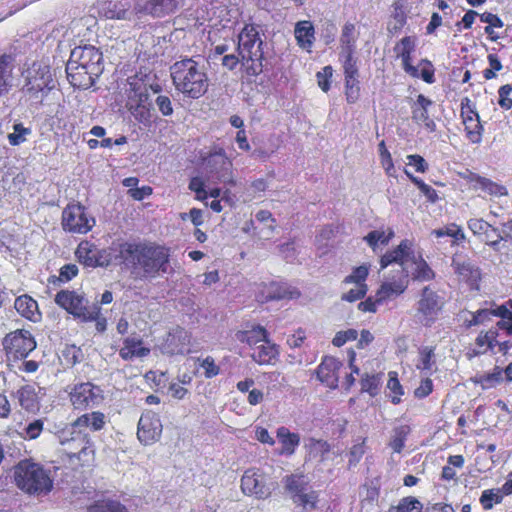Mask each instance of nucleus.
Returning a JSON list of instances; mask_svg holds the SVG:
<instances>
[{
    "mask_svg": "<svg viewBox=\"0 0 512 512\" xmlns=\"http://www.w3.org/2000/svg\"><path fill=\"white\" fill-rule=\"evenodd\" d=\"M124 268L139 279H153L168 272L171 250L155 242L128 241Z\"/></svg>",
    "mask_w": 512,
    "mask_h": 512,
    "instance_id": "nucleus-1",
    "label": "nucleus"
},
{
    "mask_svg": "<svg viewBox=\"0 0 512 512\" xmlns=\"http://www.w3.org/2000/svg\"><path fill=\"white\" fill-rule=\"evenodd\" d=\"M171 78L175 89L188 98L198 99L208 90V76L193 58L175 62L171 66Z\"/></svg>",
    "mask_w": 512,
    "mask_h": 512,
    "instance_id": "nucleus-2",
    "label": "nucleus"
},
{
    "mask_svg": "<svg viewBox=\"0 0 512 512\" xmlns=\"http://www.w3.org/2000/svg\"><path fill=\"white\" fill-rule=\"evenodd\" d=\"M263 41L254 24H245L238 35L237 51L241 57L243 72L247 77H256L263 72Z\"/></svg>",
    "mask_w": 512,
    "mask_h": 512,
    "instance_id": "nucleus-3",
    "label": "nucleus"
},
{
    "mask_svg": "<svg viewBox=\"0 0 512 512\" xmlns=\"http://www.w3.org/2000/svg\"><path fill=\"white\" fill-rule=\"evenodd\" d=\"M15 485L29 495L49 493L53 488V480L42 465L30 459L21 460L14 467Z\"/></svg>",
    "mask_w": 512,
    "mask_h": 512,
    "instance_id": "nucleus-4",
    "label": "nucleus"
},
{
    "mask_svg": "<svg viewBox=\"0 0 512 512\" xmlns=\"http://www.w3.org/2000/svg\"><path fill=\"white\" fill-rule=\"evenodd\" d=\"M23 77L24 84L21 92L28 100L35 103H42L55 86L50 66L39 61L33 62L24 71Z\"/></svg>",
    "mask_w": 512,
    "mask_h": 512,
    "instance_id": "nucleus-5",
    "label": "nucleus"
},
{
    "mask_svg": "<svg viewBox=\"0 0 512 512\" xmlns=\"http://www.w3.org/2000/svg\"><path fill=\"white\" fill-rule=\"evenodd\" d=\"M416 51V37L404 36L394 46V52L401 59L404 72L412 78H421L424 82H435V68L428 59H422L419 63L421 70L412 64L413 54Z\"/></svg>",
    "mask_w": 512,
    "mask_h": 512,
    "instance_id": "nucleus-6",
    "label": "nucleus"
},
{
    "mask_svg": "<svg viewBox=\"0 0 512 512\" xmlns=\"http://www.w3.org/2000/svg\"><path fill=\"white\" fill-rule=\"evenodd\" d=\"M1 345L7 364L15 367L36 349L37 341L31 331L18 328L7 333Z\"/></svg>",
    "mask_w": 512,
    "mask_h": 512,
    "instance_id": "nucleus-7",
    "label": "nucleus"
},
{
    "mask_svg": "<svg viewBox=\"0 0 512 512\" xmlns=\"http://www.w3.org/2000/svg\"><path fill=\"white\" fill-rule=\"evenodd\" d=\"M95 224V218L80 202H70L62 211L61 225L66 232L85 235L93 229Z\"/></svg>",
    "mask_w": 512,
    "mask_h": 512,
    "instance_id": "nucleus-8",
    "label": "nucleus"
},
{
    "mask_svg": "<svg viewBox=\"0 0 512 512\" xmlns=\"http://www.w3.org/2000/svg\"><path fill=\"white\" fill-rule=\"evenodd\" d=\"M55 303L69 314L89 322L97 316V304L87 306L85 297L74 290H60L55 295Z\"/></svg>",
    "mask_w": 512,
    "mask_h": 512,
    "instance_id": "nucleus-9",
    "label": "nucleus"
},
{
    "mask_svg": "<svg viewBox=\"0 0 512 512\" xmlns=\"http://www.w3.org/2000/svg\"><path fill=\"white\" fill-rule=\"evenodd\" d=\"M63 454L70 460L77 459L82 466L94 461L95 449L90 436L81 431L71 432V438L61 442Z\"/></svg>",
    "mask_w": 512,
    "mask_h": 512,
    "instance_id": "nucleus-10",
    "label": "nucleus"
},
{
    "mask_svg": "<svg viewBox=\"0 0 512 512\" xmlns=\"http://www.w3.org/2000/svg\"><path fill=\"white\" fill-rule=\"evenodd\" d=\"M275 486L276 483L271 482L266 473L259 468H249L241 477V491L259 500L268 499Z\"/></svg>",
    "mask_w": 512,
    "mask_h": 512,
    "instance_id": "nucleus-11",
    "label": "nucleus"
},
{
    "mask_svg": "<svg viewBox=\"0 0 512 512\" xmlns=\"http://www.w3.org/2000/svg\"><path fill=\"white\" fill-rule=\"evenodd\" d=\"M67 392L73 408L80 411L94 408L104 399L101 388L89 381L74 384Z\"/></svg>",
    "mask_w": 512,
    "mask_h": 512,
    "instance_id": "nucleus-12",
    "label": "nucleus"
},
{
    "mask_svg": "<svg viewBox=\"0 0 512 512\" xmlns=\"http://www.w3.org/2000/svg\"><path fill=\"white\" fill-rule=\"evenodd\" d=\"M444 301L430 286H425L417 302L416 315L424 327H431L438 319Z\"/></svg>",
    "mask_w": 512,
    "mask_h": 512,
    "instance_id": "nucleus-13",
    "label": "nucleus"
},
{
    "mask_svg": "<svg viewBox=\"0 0 512 512\" xmlns=\"http://www.w3.org/2000/svg\"><path fill=\"white\" fill-rule=\"evenodd\" d=\"M460 106V117L464 125L466 138L473 144L480 143L482 141L484 127L481 124L475 103H473L469 97H464L461 100Z\"/></svg>",
    "mask_w": 512,
    "mask_h": 512,
    "instance_id": "nucleus-14",
    "label": "nucleus"
},
{
    "mask_svg": "<svg viewBox=\"0 0 512 512\" xmlns=\"http://www.w3.org/2000/svg\"><path fill=\"white\" fill-rule=\"evenodd\" d=\"M458 176L465 181L468 189L471 191H480L490 197L497 198L508 195V189L506 186L473 172L470 169L458 172Z\"/></svg>",
    "mask_w": 512,
    "mask_h": 512,
    "instance_id": "nucleus-15",
    "label": "nucleus"
},
{
    "mask_svg": "<svg viewBox=\"0 0 512 512\" xmlns=\"http://www.w3.org/2000/svg\"><path fill=\"white\" fill-rule=\"evenodd\" d=\"M283 483L287 492L291 494V497L295 503L303 507H309L314 509L316 507L318 496L316 492H306L308 482L305 480V476L302 474H290L284 477Z\"/></svg>",
    "mask_w": 512,
    "mask_h": 512,
    "instance_id": "nucleus-16",
    "label": "nucleus"
},
{
    "mask_svg": "<svg viewBox=\"0 0 512 512\" xmlns=\"http://www.w3.org/2000/svg\"><path fill=\"white\" fill-rule=\"evenodd\" d=\"M70 61L88 69L90 74L101 75L104 70L103 54L92 45L75 47L70 54Z\"/></svg>",
    "mask_w": 512,
    "mask_h": 512,
    "instance_id": "nucleus-17",
    "label": "nucleus"
},
{
    "mask_svg": "<svg viewBox=\"0 0 512 512\" xmlns=\"http://www.w3.org/2000/svg\"><path fill=\"white\" fill-rule=\"evenodd\" d=\"M128 241L117 239L112 241L111 245L107 248H98L95 257V268H107L112 264L125 266L126 248Z\"/></svg>",
    "mask_w": 512,
    "mask_h": 512,
    "instance_id": "nucleus-18",
    "label": "nucleus"
},
{
    "mask_svg": "<svg viewBox=\"0 0 512 512\" xmlns=\"http://www.w3.org/2000/svg\"><path fill=\"white\" fill-rule=\"evenodd\" d=\"M162 433V424L159 416L152 412L142 413L139 422L137 437L144 445H151L159 440Z\"/></svg>",
    "mask_w": 512,
    "mask_h": 512,
    "instance_id": "nucleus-19",
    "label": "nucleus"
},
{
    "mask_svg": "<svg viewBox=\"0 0 512 512\" xmlns=\"http://www.w3.org/2000/svg\"><path fill=\"white\" fill-rule=\"evenodd\" d=\"M343 363L334 356H324L315 370L317 379L326 387L335 389L338 387L339 371Z\"/></svg>",
    "mask_w": 512,
    "mask_h": 512,
    "instance_id": "nucleus-20",
    "label": "nucleus"
},
{
    "mask_svg": "<svg viewBox=\"0 0 512 512\" xmlns=\"http://www.w3.org/2000/svg\"><path fill=\"white\" fill-rule=\"evenodd\" d=\"M127 84L129 86L127 89V96L130 109L140 107L147 102L149 94L146 74L136 73L135 75L128 77Z\"/></svg>",
    "mask_w": 512,
    "mask_h": 512,
    "instance_id": "nucleus-21",
    "label": "nucleus"
},
{
    "mask_svg": "<svg viewBox=\"0 0 512 512\" xmlns=\"http://www.w3.org/2000/svg\"><path fill=\"white\" fill-rule=\"evenodd\" d=\"M432 106L433 101L423 94H419L411 105L412 120L423 126L428 132L436 131V123L429 114V109Z\"/></svg>",
    "mask_w": 512,
    "mask_h": 512,
    "instance_id": "nucleus-22",
    "label": "nucleus"
},
{
    "mask_svg": "<svg viewBox=\"0 0 512 512\" xmlns=\"http://www.w3.org/2000/svg\"><path fill=\"white\" fill-rule=\"evenodd\" d=\"M185 3V0H146L140 12L154 18H163L176 13Z\"/></svg>",
    "mask_w": 512,
    "mask_h": 512,
    "instance_id": "nucleus-23",
    "label": "nucleus"
},
{
    "mask_svg": "<svg viewBox=\"0 0 512 512\" xmlns=\"http://www.w3.org/2000/svg\"><path fill=\"white\" fill-rule=\"evenodd\" d=\"M414 258V253L412 250V243L405 239L400 242V244L392 250L387 251L380 258V268L385 269L389 265L396 263L399 264L402 268L404 264L410 259Z\"/></svg>",
    "mask_w": 512,
    "mask_h": 512,
    "instance_id": "nucleus-24",
    "label": "nucleus"
},
{
    "mask_svg": "<svg viewBox=\"0 0 512 512\" xmlns=\"http://www.w3.org/2000/svg\"><path fill=\"white\" fill-rule=\"evenodd\" d=\"M150 354V348L144 344L138 335L125 337L119 349V356L124 361H132L135 358H144Z\"/></svg>",
    "mask_w": 512,
    "mask_h": 512,
    "instance_id": "nucleus-25",
    "label": "nucleus"
},
{
    "mask_svg": "<svg viewBox=\"0 0 512 512\" xmlns=\"http://www.w3.org/2000/svg\"><path fill=\"white\" fill-rule=\"evenodd\" d=\"M14 308L16 312L25 320L38 323L42 319L38 302L30 295L23 294L15 298Z\"/></svg>",
    "mask_w": 512,
    "mask_h": 512,
    "instance_id": "nucleus-26",
    "label": "nucleus"
},
{
    "mask_svg": "<svg viewBox=\"0 0 512 512\" xmlns=\"http://www.w3.org/2000/svg\"><path fill=\"white\" fill-rule=\"evenodd\" d=\"M16 57L11 53L0 54V96L6 95L13 87Z\"/></svg>",
    "mask_w": 512,
    "mask_h": 512,
    "instance_id": "nucleus-27",
    "label": "nucleus"
},
{
    "mask_svg": "<svg viewBox=\"0 0 512 512\" xmlns=\"http://www.w3.org/2000/svg\"><path fill=\"white\" fill-rule=\"evenodd\" d=\"M408 287V272L406 268H402V277L394 282H384L376 291L375 297L377 301L383 304L387 300L396 298L405 292Z\"/></svg>",
    "mask_w": 512,
    "mask_h": 512,
    "instance_id": "nucleus-28",
    "label": "nucleus"
},
{
    "mask_svg": "<svg viewBox=\"0 0 512 512\" xmlns=\"http://www.w3.org/2000/svg\"><path fill=\"white\" fill-rule=\"evenodd\" d=\"M66 73L70 84L78 89L89 88L94 84L95 79L100 76L90 74L88 69H85L70 60L66 66Z\"/></svg>",
    "mask_w": 512,
    "mask_h": 512,
    "instance_id": "nucleus-29",
    "label": "nucleus"
},
{
    "mask_svg": "<svg viewBox=\"0 0 512 512\" xmlns=\"http://www.w3.org/2000/svg\"><path fill=\"white\" fill-rule=\"evenodd\" d=\"M498 331L491 328L487 331H481L475 339V347L469 349L467 356L469 359L484 355L493 351L497 344Z\"/></svg>",
    "mask_w": 512,
    "mask_h": 512,
    "instance_id": "nucleus-30",
    "label": "nucleus"
},
{
    "mask_svg": "<svg viewBox=\"0 0 512 512\" xmlns=\"http://www.w3.org/2000/svg\"><path fill=\"white\" fill-rule=\"evenodd\" d=\"M294 36L297 45L307 51L311 52L315 42V28L311 21L301 20L295 24Z\"/></svg>",
    "mask_w": 512,
    "mask_h": 512,
    "instance_id": "nucleus-31",
    "label": "nucleus"
},
{
    "mask_svg": "<svg viewBox=\"0 0 512 512\" xmlns=\"http://www.w3.org/2000/svg\"><path fill=\"white\" fill-rule=\"evenodd\" d=\"M252 350L251 358L259 365H272L279 356L278 345L272 343L269 338Z\"/></svg>",
    "mask_w": 512,
    "mask_h": 512,
    "instance_id": "nucleus-32",
    "label": "nucleus"
},
{
    "mask_svg": "<svg viewBox=\"0 0 512 512\" xmlns=\"http://www.w3.org/2000/svg\"><path fill=\"white\" fill-rule=\"evenodd\" d=\"M105 425V415L100 411H93L85 413L76 418L72 424L73 431L84 432V429H90L91 431H99Z\"/></svg>",
    "mask_w": 512,
    "mask_h": 512,
    "instance_id": "nucleus-33",
    "label": "nucleus"
},
{
    "mask_svg": "<svg viewBox=\"0 0 512 512\" xmlns=\"http://www.w3.org/2000/svg\"><path fill=\"white\" fill-rule=\"evenodd\" d=\"M236 339L247 344L252 349L269 338L267 329L261 325H252L249 329L239 330L235 333Z\"/></svg>",
    "mask_w": 512,
    "mask_h": 512,
    "instance_id": "nucleus-34",
    "label": "nucleus"
},
{
    "mask_svg": "<svg viewBox=\"0 0 512 512\" xmlns=\"http://www.w3.org/2000/svg\"><path fill=\"white\" fill-rule=\"evenodd\" d=\"M208 164L213 168L212 172H215L220 180L226 182V176H231L232 162L225 155L223 149L211 154L208 159ZM227 182L234 184L232 179L227 180Z\"/></svg>",
    "mask_w": 512,
    "mask_h": 512,
    "instance_id": "nucleus-35",
    "label": "nucleus"
},
{
    "mask_svg": "<svg viewBox=\"0 0 512 512\" xmlns=\"http://www.w3.org/2000/svg\"><path fill=\"white\" fill-rule=\"evenodd\" d=\"M453 268L461 281L467 283L470 288L478 289L481 273L479 268L474 267L469 262H453Z\"/></svg>",
    "mask_w": 512,
    "mask_h": 512,
    "instance_id": "nucleus-36",
    "label": "nucleus"
},
{
    "mask_svg": "<svg viewBox=\"0 0 512 512\" xmlns=\"http://www.w3.org/2000/svg\"><path fill=\"white\" fill-rule=\"evenodd\" d=\"M276 436L281 445L279 455L291 456L295 453L300 444L298 433L291 432L287 427L281 426L277 429Z\"/></svg>",
    "mask_w": 512,
    "mask_h": 512,
    "instance_id": "nucleus-37",
    "label": "nucleus"
},
{
    "mask_svg": "<svg viewBox=\"0 0 512 512\" xmlns=\"http://www.w3.org/2000/svg\"><path fill=\"white\" fill-rule=\"evenodd\" d=\"M97 245L87 239L81 240L75 250L77 261L85 267L95 268Z\"/></svg>",
    "mask_w": 512,
    "mask_h": 512,
    "instance_id": "nucleus-38",
    "label": "nucleus"
},
{
    "mask_svg": "<svg viewBox=\"0 0 512 512\" xmlns=\"http://www.w3.org/2000/svg\"><path fill=\"white\" fill-rule=\"evenodd\" d=\"M16 398L20 406L28 412H34L39 408L38 396L31 385L20 387L16 391Z\"/></svg>",
    "mask_w": 512,
    "mask_h": 512,
    "instance_id": "nucleus-39",
    "label": "nucleus"
},
{
    "mask_svg": "<svg viewBox=\"0 0 512 512\" xmlns=\"http://www.w3.org/2000/svg\"><path fill=\"white\" fill-rule=\"evenodd\" d=\"M504 371L501 367L495 366L489 373L477 374L472 378L474 384L479 385L483 390L496 387L503 381Z\"/></svg>",
    "mask_w": 512,
    "mask_h": 512,
    "instance_id": "nucleus-40",
    "label": "nucleus"
},
{
    "mask_svg": "<svg viewBox=\"0 0 512 512\" xmlns=\"http://www.w3.org/2000/svg\"><path fill=\"white\" fill-rule=\"evenodd\" d=\"M130 8V0L108 1L104 7V15L108 19H126Z\"/></svg>",
    "mask_w": 512,
    "mask_h": 512,
    "instance_id": "nucleus-41",
    "label": "nucleus"
},
{
    "mask_svg": "<svg viewBox=\"0 0 512 512\" xmlns=\"http://www.w3.org/2000/svg\"><path fill=\"white\" fill-rule=\"evenodd\" d=\"M344 73V86H360L359 69L355 57L345 56L342 61Z\"/></svg>",
    "mask_w": 512,
    "mask_h": 512,
    "instance_id": "nucleus-42",
    "label": "nucleus"
},
{
    "mask_svg": "<svg viewBox=\"0 0 512 512\" xmlns=\"http://www.w3.org/2000/svg\"><path fill=\"white\" fill-rule=\"evenodd\" d=\"M391 17L395 21L392 27H389L391 33H397L401 31L407 24V12L405 0H396L392 4Z\"/></svg>",
    "mask_w": 512,
    "mask_h": 512,
    "instance_id": "nucleus-43",
    "label": "nucleus"
},
{
    "mask_svg": "<svg viewBox=\"0 0 512 512\" xmlns=\"http://www.w3.org/2000/svg\"><path fill=\"white\" fill-rule=\"evenodd\" d=\"M394 237V231L391 228H388L386 231L384 230H372L365 237L364 240L367 242L369 247L373 251L381 246H386Z\"/></svg>",
    "mask_w": 512,
    "mask_h": 512,
    "instance_id": "nucleus-44",
    "label": "nucleus"
},
{
    "mask_svg": "<svg viewBox=\"0 0 512 512\" xmlns=\"http://www.w3.org/2000/svg\"><path fill=\"white\" fill-rule=\"evenodd\" d=\"M435 346H422L418 350L416 368L419 371H431L436 364Z\"/></svg>",
    "mask_w": 512,
    "mask_h": 512,
    "instance_id": "nucleus-45",
    "label": "nucleus"
},
{
    "mask_svg": "<svg viewBox=\"0 0 512 512\" xmlns=\"http://www.w3.org/2000/svg\"><path fill=\"white\" fill-rule=\"evenodd\" d=\"M87 512H129L125 505L114 499L95 501L87 508Z\"/></svg>",
    "mask_w": 512,
    "mask_h": 512,
    "instance_id": "nucleus-46",
    "label": "nucleus"
},
{
    "mask_svg": "<svg viewBox=\"0 0 512 512\" xmlns=\"http://www.w3.org/2000/svg\"><path fill=\"white\" fill-rule=\"evenodd\" d=\"M411 432L409 425H400L393 429V434L389 441V447L395 453H401L405 447V442Z\"/></svg>",
    "mask_w": 512,
    "mask_h": 512,
    "instance_id": "nucleus-47",
    "label": "nucleus"
},
{
    "mask_svg": "<svg viewBox=\"0 0 512 512\" xmlns=\"http://www.w3.org/2000/svg\"><path fill=\"white\" fill-rule=\"evenodd\" d=\"M423 504L414 496L401 498L396 505H391L388 512H422Z\"/></svg>",
    "mask_w": 512,
    "mask_h": 512,
    "instance_id": "nucleus-48",
    "label": "nucleus"
},
{
    "mask_svg": "<svg viewBox=\"0 0 512 512\" xmlns=\"http://www.w3.org/2000/svg\"><path fill=\"white\" fill-rule=\"evenodd\" d=\"M340 41H341L342 45L344 46V50H345L344 57L349 56V55H351V57H354L356 38H355V25L353 23L347 22L344 24V26L342 28Z\"/></svg>",
    "mask_w": 512,
    "mask_h": 512,
    "instance_id": "nucleus-49",
    "label": "nucleus"
},
{
    "mask_svg": "<svg viewBox=\"0 0 512 512\" xmlns=\"http://www.w3.org/2000/svg\"><path fill=\"white\" fill-rule=\"evenodd\" d=\"M480 21L483 23H487L488 25L484 28L485 33L488 35V38L491 41H497L499 36L495 34L493 28H502L504 23L502 19L491 12H484L479 14Z\"/></svg>",
    "mask_w": 512,
    "mask_h": 512,
    "instance_id": "nucleus-50",
    "label": "nucleus"
},
{
    "mask_svg": "<svg viewBox=\"0 0 512 512\" xmlns=\"http://www.w3.org/2000/svg\"><path fill=\"white\" fill-rule=\"evenodd\" d=\"M467 226L469 230L473 233V235L482 238L483 236L489 235V232H493L496 236L497 228L485 221L482 218H471L467 222Z\"/></svg>",
    "mask_w": 512,
    "mask_h": 512,
    "instance_id": "nucleus-51",
    "label": "nucleus"
},
{
    "mask_svg": "<svg viewBox=\"0 0 512 512\" xmlns=\"http://www.w3.org/2000/svg\"><path fill=\"white\" fill-rule=\"evenodd\" d=\"M389 379L387 382V389L389 390V398L391 402L395 405L401 402V398L404 395V389L398 379V374L395 371H390Z\"/></svg>",
    "mask_w": 512,
    "mask_h": 512,
    "instance_id": "nucleus-52",
    "label": "nucleus"
},
{
    "mask_svg": "<svg viewBox=\"0 0 512 512\" xmlns=\"http://www.w3.org/2000/svg\"><path fill=\"white\" fill-rule=\"evenodd\" d=\"M382 373L379 374H365L360 381L361 390L367 392L370 396L378 395L382 383Z\"/></svg>",
    "mask_w": 512,
    "mask_h": 512,
    "instance_id": "nucleus-53",
    "label": "nucleus"
},
{
    "mask_svg": "<svg viewBox=\"0 0 512 512\" xmlns=\"http://www.w3.org/2000/svg\"><path fill=\"white\" fill-rule=\"evenodd\" d=\"M331 450L330 444L322 439L311 438L309 441V454L313 458L324 461Z\"/></svg>",
    "mask_w": 512,
    "mask_h": 512,
    "instance_id": "nucleus-54",
    "label": "nucleus"
},
{
    "mask_svg": "<svg viewBox=\"0 0 512 512\" xmlns=\"http://www.w3.org/2000/svg\"><path fill=\"white\" fill-rule=\"evenodd\" d=\"M380 495L379 486L375 485L372 481L365 482L360 487V496L362 505L375 503Z\"/></svg>",
    "mask_w": 512,
    "mask_h": 512,
    "instance_id": "nucleus-55",
    "label": "nucleus"
},
{
    "mask_svg": "<svg viewBox=\"0 0 512 512\" xmlns=\"http://www.w3.org/2000/svg\"><path fill=\"white\" fill-rule=\"evenodd\" d=\"M83 359V353L81 348L75 345H66L62 350L63 363L68 367H73L77 363H80Z\"/></svg>",
    "mask_w": 512,
    "mask_h": 512,
    "instance_id": "nucleus-56",
    "label": "nucleus"
},
{
    "mask_svg": "<svg viewBox=\"0 0 512 512\" xmlns=\"http://www.w3.org/2000/svg\"><path fill=\"white\" fill-rule=\"evenodd\" d=\"M502 500V494L497 489L484 490L479 499L484 510L492 509L495 504L501 503Z\"/></svg>",
    "mask_w": 512,
    "mask_h": 512,
    "instance_id": "nucleus-57",
    "label": "nucleus"
},
{
    "mask_svg": "<svg viewBox=\"0 0 512 512\" xmlns=\"http://www.w3.org/2000/svg\"><path fill=\"white\" fill-rule=\"evenodd\" d=\"M31 133L30 128H26L22 123H16L13 125V132L8 134L9 144L12 146H18L26 141V136Z\"/></svg>",
    "mask_w": 512,
    "mask_h": 512,
    "instance_id": "nucleus-58",
    "label": "nucleus"
},
{
    "mask_svg": "<svg viewBox=\"0 0 512 512\" xmlns=\"http://www.w3.org/2000/svg\"><path fill=\"white\" fill-rule=\"evenodd\" d=\"M406 174L408 175L410 180L418 187V189L425 195L428 201H430L431 203H435L438 201V193L433 187L426 184L422 179L415 177L412 174H409L407 171Z\"/></svg>",
    "mask_w": 512,
    "mask_h": 512,
    "instance_id": "nucleus-59",
    "label": "nucleus"
},
{
    "mask_svg": "<svg viewBox=\"0 0 512 512\" xmlns=\"http://www.w3.org/2000/svg\"><path fill=\"white\" fill-rule=\"evenodd\" d=\"M369 274V268L366 265H361L352 271V273L344 278L345 284L355 283L356 285H367L365 283Z\"/></svg>",
    "mask_w": 512,
    "mask_h": 512,
    "instance_id": "nucleus-60",
    "label": "nucleus"
},
{
    "mask_svg": "<svg viewBox=\"0 0 512 512\" xmlns=\"http://www.w3.org/2000/svg\"><path fill=\"white\" fill-rule=\"evenodd\" d=\"M333 68L328 65L322 68L321 71H318L316 74L317 83L319 88L327 93L331 88V79L333 77Z\"/></svg>",
    "mask_w": 512,
    "mask_h": 512,
    "instance_id": "nucleus-61",
    "label": "nucleus"
},
{
    "mask_svg": "<svg viewBox=\"0 0 512 512\" xmlns=\"http://www.w3.org/2000/svg\"><path fill=\"white\" fill-rule=\"evenodd\" d=\"M413 277L419 281H430L435 278V272L425 260L421 259L417 264Z\"/></svg>",
    "mask_w": 512,
    "mask_h": 512,
    "instance_id": "nucleus-62",
    "label": "nucleus"
},
{
    "mask_svg": "<svg viewBox=\"0 0 512 512\" xmlns=\"http://www.w3.org/2000/svg\"><path fill=\"white\" fill-rule=\"evenodd\" d=\"M502 231L497 229L495 241H491L490 244L494 250H497L499 244L502 241H508L512 239V218L508 219L507 222L502 223Z\"/></svg>",
    "mask_w": 512,
    "mask_h": 512,
    "instance_id": "nucleus-63",
    "label": "nucleus"
},
{
    "mask_svg": "<svg viewBox=\"0 0 512 512\" xmlns=\"http://www.w3.org/2000/svg\"><path fill=\"white\" fill-rule=\"evenodd\" d=\"M512 85L505 84L498 89V104L503 110H510L512 108Z\"/></svg>",
    "mask_w": 512,
    "mask_h": 512,
    "instance_id": "nucleus-64",
    "label": "nucleus"
}]
</instances>
